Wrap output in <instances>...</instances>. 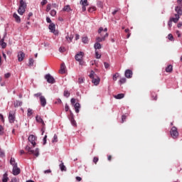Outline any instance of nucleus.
<instances>
[{"mask_svg":"<svg viewBox=\"0 0 182 182\" xmlns=\"http://www.w3.org/2000/svg\"><path fill=\"white\" fill-rule=\"evenodd\" d=\"M84 56H85V53L82 51L77 53L75 56V60H77V62H79V65H80L81 66H83V65H85V61L83 60Z\"/></svg>","mask_w":182,"mask_h":182,"instance_id":"f257e3e1","label":"nucleus"},{"mask_svg":"<svg viewBox=\"0 0 182 182\" xmlns=\"http://www.w3.org/2000/svg\"><path fill=\"white\" fill-rule=\"evenodd\" d=\"M25 9H26V3H25L23 0H21L19 8L18 9L19 15H23V14H25Z\"/></svg>","mask_w":182,"mask_h":182,"instance_id":"f03ea898","label":"nucleus"},{"mask_svg":"<svg viewBox=\"0 0 182 182\" xmlns=\"http://www.w3.org/2000/svg\"><path fill=\"white\" fill-rule=\"evenodd\" d=\"M26 150L28 151V154H33L36 157L39 156V149L38 148L34 151L31 149V146L27 145L26 146Z\"/></svg>","mask_w":182,"mask_h":182,"instance_id":"7ed1b4c3","label":"nucleus"},{"mask_svg":"<svg viewBox=\"0 0 182 182\" xmlns=\"http://www.w3.org/2000/svg\"><path fill=\"white\" fill-rule=\"evenodd\" d=\"M170 135L172 139H178V131L177 130V127H173L171 129Z\"/></svg>","mask_w":182,"mask_h":182,"instance_id":"20e7f679","label":"nucleus"},{"mask_svg":"<svg viewBox=\"0 0 182 182\" xmlns=\"http://www.w3.org/2000/svg\"><path fill=\"white\" fill-rule=\"evenodd\" d=\"M15 111H10L9 113V123H15L16 119Z\"/></svg>","mask_w":182,"mask_h":182,"instance_id":"39448f33","label":"nucleus"},{"mask_svg":"<svg viewBox=\"0 0 182 182\" xmlns=\"http://www.w3.org/2000/svg\"><path fill=\"white\" fill-rule=\"evenodd\" d=\"M28 141L31 143L33 147H35L36 146V136L31 134L28 136Z\"/></svg>","mask_w":182,"mask_h":182,"instance_id":"423d86ee","label":"nucleus"},{"mask_svg":"<svg viewBox=\"0 0 182 182\" xmlns=\"http://www.w3.org/2000/svg\"><path fill=\"white\" fill-rule=\"evenodd\" d=\"M45 79L47 80L48 83H51L53 85L55 83V78L50 75V74H47L45 76Z\"/></svg>","mask_w":182,"mask_h":182,"instance_id":"0eeeda50","label":"nucleus"},{"mask_svg":"<svg viewBox=\"0 0 182 182\" xmlns=\"http://www.w3.org/2000/svg\"><path fill=\"white\" fill-rule=\"evenodd\" d=\"M13 174L14 176H18L21 174V168H18V165L13 166Z\"/></svg>","mask_w":182,"mask_h":182,"instance_id":"6e6552de","label":"nucleus"},{"mask_svg":"<svg viewBox=\"0 0 182 182\" xmlns=\"http://www.w3.org/2000/svg\"><path fill=\"white\" fill-rule=\"evenodd\" d=\"M18 62H22L25 59V53L19 51L17 55Z\"/></svg>","mask_w":182,"mask_h":182,"instance_id":"1a4fd4ad","label":"nucleus"},{"mask_svg":"<svg viewBox=\"0 0 182 182\" xmlns=\"http://www.w3.org/2000/svg\"><path fill=\"white\" fill-rule=\"evenodd\" d=\"M125 77H127L128 79H131V77H133V71L131 70H127L125 71Z\"/></svg>","mask_w":182,"mask_h":182,"instance_id":"9d476101","label":"nucleus"},{"mask_svg":"<svg viewBox=\"0 0 182 182\" xmlns=\"http://www.w3.org/2000/svg\"><path fill=\"white\" fill-rule=\"evenodd\" d=\"M48 29H50L52 33H55V32H56V26H55V23H50L48 26Z\"/></svg>","mask_w":182,"mask_h":182,"instance_id":"9b49d317","label":"nucleus"},{"mask_svg":"<svg viewBox=\"0 0 182 182\" xmlns=\"http://www.w3.org/2000/svg\"><path fill=\"white\" fill-rule=\"evenodd\" d=\"M92 82L94 83L95 86H97L99 83H100V78L99 77L96 76L94 78H92Z\"/></svg>","mask_w":182,"mask_h":182,"instance_id":"f8f14e48","label":"nucleus"},{"mask_svg":"<svg viewBox=\"0 0 182 182\" xmlns=\"http://www.w3.org/2000/svg\"><path fill=\"white\" fill-rule=\"evenodd\" d=\"M40 102L42 107H45L46 106V98L44 96L40 97Z\"/></svg>","mask_w":182,"mask_h":182,"instance_id":"ddd939ff","label":"nucleus"},{"mask_svg":"<svg viewBox=\"0 0 182 182\" xmlns=\"http://www.w3.org/2000/svg\"><path fill=\"white\" fill-rule=\"evenodd\" d=\"M181 6H178L176 7L175 11L177 13L176 15H178V16H181L182 15V10H181Z\"/></svg>","mask_w":182,"mask_h":182,"instance_id":"4468645a","label":"nucleus"},{"mask_svg":"<svg viewBox=\"0 0 182 182\" xmlns=\"http://www.w3.org/2000/svg\"><path fill=\"white\" fill-rule=\"evenodd\" d=\"M74 109L75 110V113H79L80 109V104L79 102H76L74 105Z\"/></svg>","mask_w":182,"mask_h":182,"instance_id":"2eb2a0df","label":"nucleus"},{"mask_svg":"<svg viewBox=\"0 0 182 182\" xmlns=\"http://www.w3.org/2000/svg\"><path fill=\"white\" fill-rule=\"evenodd\" d=\"M36 122H38V123H41V124H43V126H45V122H43V119H42V117L37 115L36 117Z\"/></svg>","mask_w":182,"mask_h":182,"instance_id":"dca6fc26","label":"nucleus"},{"mask_svg":"<svg viewBox=\"0 0 182 182\" xmlns=\"http://www.w3.org/2000/svg\"><path fill=\"white\" fill-rule=\"evenodd\" d=\"M178 19H180V16L175 14V18H171L170 20L172 22H174V23H177L178 22Z\"/></svg>","mask_w":182,"mask_h":182,"instance_id":"f3484780","label":"nucleus"},{"mask_svg":"<svg viewBox=\"0 0 182 182\" xmlns=\"http://www.w3.org/2000/svg\"><path fill=\"white\" fill-rule=\"evenodd\" d=\"M13 17L14 18L16 22H17V23H21V17H19V16H18V14H16V13H14L13 14Z\"/></svg>","mask_w":182,"mask_h":182,"instance_id":"a211bd4d","label":"nucleus"},{"mask_svg":"<svg viewBox=\"0 0 182 182\" xmlns=\"http://www.w3.org/2000/svg\"><path fill=\"white\" fill-rule=\"evenodd\" d=\"M65 69H66V65H65V63H62L61 65H60V73L63 75V73H65Z\"/></svg>","mask_w":182,"mask_h":182,"instance_id":"6ab92c4d","label":"nucleus"},{"mask_svg":"<svg viewBox=\"0 0 182 182\" xmlns=\"http://www.w3.org/2000/svg\"><path fill=\"white\" fill-rule=\"evenodd\" d=\"M165 70L167 73H171L173 72V66L171 65H168Z\"/></svg>","mask_w":182,"mask_h":182,"instance_id":"aec40b11","label":"nucleus"},{"mask_svg":"<svg viewBox=\"0 0 182 182\" xmlns=\"http://www.w3.org/2000/svg\"><path fill=\"white\" fill-rule=\"evenodd\" d=\"M8 180H9V178L8 177V173H5L2 177V182H8Z\"/></svg>","mask_w":182,"mask_h":182,"instance_id":"412c9836","label":"nucleus"},{"mask_svg":"<svg viewBox=\"0 0 182 182\" xmlns=\"http://www.w3.org/2000/svg\"><path fill=\"white\" fill-rule=\"evenodd\" d=\"M59 167L61 171H66V166L63 164V161H61V164L59 165Z\"/></svg>","mask_w":182,"mask_h":182,"instance_id":"4be33fe9","label":"nucleus"},{"mask_svg":"<svg viewBox=\"0 0 182 182\" xmlns=\"http://www.w3.org/2000/svg\"><path fill=\"white\" fill-rule=\"evenodd\" d=\"M114 99H117V100L123 99V97H124V94H123V93L118 94L117 95H114Z\"/></svg>","mask_w":182,"mask_h":182,"instance_id":"5701e85b","label":"nucleus"},{"mask_svg":"<svg viewBox=\"0 0 182 182\" xmlns=\"http://www.w3.org/2000/svg\"><path fill=\"white\" fill-rule=\"evenodd\" d=\"M98 33L100 34V36L103 38V36H105V32H103V28L100 27L98 30Z\"/></svg>","mask_w":182,"mask_h":182,"instance_id":"b1692460","label":"nucleus"},{"mask_svg":"<svg viewBox=\"0 0 182 182\" xmlns=\"http://www.w3.org/2000/svg\"><path fill=\"white\" fill-rule=\"evenodd\" d=\"M10 164L13 167H15V166H18V164L15 161V158H11L10 160Z\"/></svg>","mask_w":182,"mask_h":182,"instance_id":"393cba45","label":"nucleus"},{"mask_svg":"<svg viewBox=\"0 0 182 182\" xmlns=\"http://www.w3.org/2000/svg\"><path fill=\"white\" fill-rule=\"evenodd\" d=\"M14 107H19V106H22V102L21 101H16L14 103Z\"/></svg>","mask_w":182,"mask_h":182,"instance_id":"a878e982","label":"nucleus"},{"mask_svg":"<svg viewBox=\"0 0 182 182\" xmlns=\"http://www.w3.org/2000/svg\"><path fill=\"white\" fill-rule=\"evenodd\" d=\"M106 37H105V36L103 37L100 36V37H97L96 38L97 42L99 43V42H103V41H105Z\"/></svg>","mask_w":182,"mask_h":182,"instance_id":"bb28decb","label":"nucleus"},{"mask_svg":"<svg viewBox=\"0 0 182 182\" xmlns=\"http://www.w3.org/2000/svg\"><path fill=\"white\" fill-rule=\"evenodd\" d=\"M63 11L65 12H70V11H72V9H70V6L67 5L63 7Z\"/></svg>","mask_w":182,"mask_h":182,"instance_id":"cd10ccee","label":"nucleus"},{"mask_svg":"<svg viewBox=\"0 0 182 182\" xmlns=\"http://www.w3.org/2000/svg\"><path fill=\"white\" fill-rule=\"evenodd\" d=\"M95 49H102V45L100 43H95L94 45Z\"/></svg>","mask_w":182,"mask_h":182,"instance_id":"c85d7f7f","label":"nucleus"},{"mask_svg":"<svg viewBox=\"0 0 182 182\" xmlns=\"http://www.w3.org/2000/svg\"><path fill=\"white\" fill-rule=\"evenodd\" d=\"M89 76H90V79H93V78L96 77V76H97V75L95 73V71L92 70L90 72V74Z\"/></svg>","mask_w":182,"mask_h":182,"instance_id":"c756f323","label":"nucleus"},{"mask_svg":"<svg viewBox=\"0 0 182 182\" xmlns=\"http://www.w3.org/2000/svg\"><path fill=\"white\" fill-rule=\"evenodd\" d=\"M80 3L82 6H87L89 5L87 0H81Z\"/></svg>","mask_w":182,"mask_h":182,"instance_id":"7c9ffc66","label":"nucleus"},{"mask_svg":"<svg viewBox=\"0 0 182 182\" xmlns=\"http://www.w3.org/2000/svg\"><path fill=\"white\" fill-rule=\"evenodd\" d=\"M1 46L2 49H5V48H6V43L4 42V38L1 39Z\"/></svg>","mask_w":182,"mask_h":182,"instance_id":"2f4dec72","label":"nucleus"},{"mask_svg":"<svg viewBox=\"0 0 182 182\" xmlns=\"http://www.w3.org/2000/svg\"><path fill=\"white\" fill-rule=\"evenodd\" d=\"M68 119H69V120L75 119L73 112H72V111H70V115L68 116Z\"/></svg>","mask_w":182,"mask_h":182,"instance_id":"473e14b6","label":"nucleus"},{"mask_svg":"<svg viewBox=\"0 0 182 182\" xmlns=\"http://www.w3.org/2000/svg\"><path fill=\"white\" fill-rule=\"evenodd\" d=\"M27 112H28L27 116L28 117H31V114H33V111L31 108H28Z\"/></svg>","mask_w":182,"mask_h":182,"instance_id":"72a5a7b5","label":"nucleus"},{"mask_svg":"<svg viewBox=\"0 0 182 182\" xmlns=\"http://www.w3.org/2000/svg\"><path fill=\"white\" fill-rule=\"evenodd\" d=\"M52 143H58V135L54 134Z\"/></svg>","mask_w":182,"mask_h":182,"instance_id":"f704fd0d","label":"nucleus"},{"mask_svg":"<svg viewBox=\"0 0 182 182\" xmlns=\"http://www.w3.org/2000/svg\"><path fill=\"white\" fill-rule=\"evenodd\" d=\"M97 6L99 7V8H103V2L102 1H97Z\"/></svg>","mask_w":182,"mask_h":182,"instance_id":"c9c22d12","label":"nucleus"},{"mask_svg":"<svg viewBox=\"0 0 182 182\" xmlns=\"http://www.w3.org/2000/svg\"><path fill=\"white\" fill-rule=\"evenodd\" d=\"M17 129H19V125L18 124H16L12 130V133L13 134H15V130H17Z\"/></svg>","mask_w":182,"mask_h":182,"instance_id":"e433bc0d","label":"nucleus"},{"mask_svg":"<svg viewBox=\"0 0 182 182\" xmlns=\"http://www.w3.org/2000/svg\"><path fill=\"white\" fill-rule=\"evenodd\" d=\"M64 96L65 97H69V96H70V92H69L68 90L64 91Z\"/></svg>","mask_w":182,"mask_h":182,"instance_id":"4c0bfd02","label":"nucleus"},{"mask_svg":"<svg viewBox=\"0 0 182 182\" xmlns=\"http://www.w3.org/2000/svg\"><path fill=\"white\" fill-rule=\"evenodd\" d=\"M95 56H96V58H97V59H100V58H102V55H100V53H99V51H95Z\"/></svg>","mask_w":182,"mask_h":182,"instance_id":"58836bf2","label":"nucleus"},{"mask_svg":"<svg viewBox=\"0 0 182 182\" xmlns=\"http://www.w3.org/2000/svg\"><path fill=\"white\" fill-rule=\"evenodd\" d=\"M0 157H5V152L2 151V149L0 147Z\"/></svg>","mask_w":182,"mask_h":182,"instance_id":"ea45409f","label":"nucleus"},{"mask_svg":"<svg viewBox=\"0 0 182 182\" xmlns=\"http://www.w3.org/2000/svg\"><path fill=\"white\" fill-rule=\"evenodd\" d=\"M105 33V38H107V36H109V34L107 33V28H105V29H103V31Z\"/></svg>","mask_w":182,"mask_h":182,"instance_id":"a19ab883","label":"nucleus"},{"mask_svg":"<svg viewBox=\"0 0 182 182\" xmlns=\"http://www.w3.org/2000/svg\"><path fill=\"white\" fill-rule=\"evenodd\" d=\"M33 58H30L28 60V66H32L33 65Z\"/></svg>","mask_w":182,"mask_h":182,"instance_id":"79ce46f5","label":"nucleus"},{"mask_svg":"<svg viewBox=\"0 0 182 182\" xmlns=\"http://www.w3.org/2000/svg\"><path fill=\"white\" fill-rule=\"evenodd\" d=\"M59 52H60L61 53H63L64 52H66V48H65V47H60L59 48Z\"/></svg>","mask_w":182,"mask_h":182,"instance_id":"37998d69","label":"nucleus"},{"mask_svg":"<svg viewBox=\"0 0 182 182\" xmlns=\"http://www.w3.org/2000/svg\"><path fill=\"white\" fill-rule=\"evenodd\" d=\"M125 82H126V78L125 77H122L119 80L120 85H123Z\"/></svg>","mask_w":182,"mask_h":182,"instance_id":"c03bdc74","label":"nucleus"},{"mask_svg":"<svg viewBox=\"0 0 182 182\" xmlns=\"http://www.w3.org/2000/svg\"><path fill=\"white\" fill-rule=\"evenodd\" d=\"M151 97H154V100H157V95H156V92H151Z\"/></svg>","mask_w":182,"mask_h":182,"instance_id":"a18cd8bd","label":"nucleus"},{"mask_svg":"<svg viewBox=\"0 0 182 182\" xmlns=\"http://www.w3.org/2000/svg\"><path fill=\"white\" fill-rule=\"evenodd\" d=\"M70 102H71V105H73V106H75V105H76V99L72 98L70 100Z\"/></svg>","mask_w":182,"mask_h":182,"instance_id":"49530a36","label":"nucleus"},{"mask_svg":"<svg viewBox=\"0 0 182 182\" xmlns=\"http://www.w3.org/2000/svg\"><path fill=\"white\" fill-rule=\"evenodd\" d=\"M97 161H99V158L97 156H95L93 159V163H95V164H97Z\"/></svg>","mask_w":182,"mask_h":182,"instance_id":"de8ad7c7","label":"nucleus"},{"mask_svg":"<svg viewBox=\"0 0 182 182\" xmlns=\"http://www.w3.org/2000/svg\"><path fill=\"white\" fill-rule=\"evenodd\" d=\"M88 11H89V12H95V11H96V7H95V6L90 7L88 9Z\"/></svg>","mask_w":182,"mask_h":182,"instance_id":"09e8293b","label":"nucleus"},{"mask_svg":"<svg viewBox=\"0 0 182 182\" xmlns=\"http://www.w3.org/2000/svg\"><path fill=\"white\" fill-rule=\"evenodd\" d=\"M50 14L51 16H56V11L55 10H51Z\"/></svg>","mask_w":182,"mask_h":182,"instance_id":"8fccbe9b","label":"nucleus"},{"mask_svg":"<svg viewBox=\"0 0 182 182\" xmlns=\"http://www.w3.org/2000/svg\"><path fill=\"white\" fill-rule=\"evenodd\" d=\"M5 79H9V77H11V73H7L4 75Z\"/></svg>","mask_w":182,"mask_h":182,"instance_id":"3c124183","label":"nucleus"},{"mask_svg":"<svg viewBox=\"0 0 182 182\" xmlns=\"http://www.w3.org/2000/svg\"><path fill=\"white\" fill-rule=\"evenodd\" d=\"M82 40L83 43H87V41H88L87 37H83Z\"/></svg>","mask_w":182,"mask_h":182,"instance_id":"603ef678","label":"nucleus"},{"mask_svg":"<svg viewBox=\"0 0 182 182\" xmlns=\"http://www.w3.org/2000/svg\"><path fill=\"white\" fill-rule=\"evenodd\" d=\"M168 39H169V41H173L174 37H173L172 34H168Z\"/></svg>","mask_w":182,"mask_h":182,"instance_id":"864d4df0","label":"nucleus"},{"mask_svg":"<svg viewBox=\"0 0 182 182\" xmlns=\"http://www.w3.org/2000/svg\"><path fill=\"white\" fill-rule=\"evenodd\" d=\"M83 82H85V79H83L82 77L78 78V83L82 84L83 83Z\"/></svg>","mask_w":182,"mask_h":182,"instance_id":"5fc2aeb1","label":"nucleus"},{"mask_svg":"<svg viewBox=\"0 0 182 182\" xmlns=\"http://www.w3.org/2000/svg\"><path fill=\"white\" fill-rule=\"evenodd\" d=\"M117 77H119V73H117L113 75V80H117Z\"/></svg>","mask_w":182,"mask_h":182,"instance_id":"6e6d98bb","label":"nucleus"},{"mask_svg":"<svg viewBox=\"0 0 182 182\" xmlns=\"http://www.w3.org/2000/svg\"><path fill=\"white\" fill-rule=\"evenodd\" d=\"M45 130H46V128L45 127V125H43V127L41 128L42 136H43V133H45Z\"/></svg>","mask_w":182,"mask_h":182,"instance_id":"4d7b16f0","label":"nucleus"},{"mask_svg":"<svg viewBox=\"0 0 182 182\" xmlns=\"http://www.w3.org/2000/svg\"><path fill=\"white\" fill-rule=\"evenodd\" d=\"M0 134H4V127H2L1 125H0Z\"/></svg>","mask_w":182,"mask_h":182,"instance_id":"13d9d810","label":"nucleus"},{"mask_svg":"<svg viewBox=\"0 0 182 182\" xmlns=\"http://www.w3.org/2000/svg\"><path fill=\"white\" fill-rule=\"evenodd\" d=\"M41 5L43 6V5H46L48 4V0H42Z\"/></svg>","mask_w":182,"mask_h":182,"instance_id":"bf43d9fd","label":"nucleus"},{"mask_svg":"<svg viewBox=\"0 0 182 182\" xmlns=\"http://www.w3.org/2000/svg\"><path fill=\"white\" fill-rule=\"evenodd\" d=\"M48 139V135H45L43 141V145L46 144V139Z\"/></svg>","mask_w":182,"mask_h":182,"instance_id":"052dcab7","label":"nucleus"},{"mask_svg":"<svg viewBox=\"0 0 182 182\" xmlns=\"http://www.w3.org/2000/svg\"><path fill=\"white\" fill-rule=\"evenodd\" d=\"M51 5L50 4H48L47 7H46V11L47 12H49L50 11V8H51Z\"/></svg>","mask_w":182,"mask_h":182,"instance_id":"680f3d73","label":"nucleus"},{"mask_svg":"<svg viewBox=\"0 0 182 182\" xmlns=\"http://www.w3.org/2000/svg\"><path fill=\"white\" fill-rule=\"evenodd\" d=\"M65 38L68 42H72V39H73V37L66 36Z\"/></svg>","mask_w":182,"mask_h":182,"instance_id":"e2e57ef3","label":"nucleus"},{"mask_svg":"<svg viewBox=\"0 0 182 182\" xmlns=\"http://www.w3.org/2000/svg\"><path fill=\"white\" fill-rule=\"evenodd\" d=\"M127 117L126 115H122V123H124V121L126 120Z\"/></svg>","mask_w":182,"mask_h":182,"instance_id":"0e129e2a","label":"nucleus"},{"mask_svg":"<svg viewBox=\"0 0 182 182\" xmlns=\"http://www.w3.org/2000/svg\"><path fill=\"white\" fill-rule=\"evenodd\" d=\"M168 26H169V28H171V26H173V21H171V20H169L168 22Z\"/></svg>","mask_w":182,"mask_h":182,"instance_id":"69168bd1","label":"nucleus"},{"mask_svg":"<svg viewBox=\"0 0 182 182\" xmlns=\"http://www.w3.org/2000/svg\"><path fill=\"white\" fill-rule=\"evenodd\" d=\"M70 122L73 126H76V121H75V119H71Z\"/></svg>","mask_w":182,"mask_h":182,"instance_id":"338daca9","label":"nucleus"},{"mask_svg":"<svg viewBox=\"0 0 182 182\" xmlns=\"http://www.w3.org/2000/svg\"><path fill=\"white\" fill-rule=\"evenodd\" d=\"M177 2L179 6L182 7V0H178Z\"/></svg>","mask_w":182,"mask_h":182,"instance_id":"774afa93","label":"nucleus"}]
</instances>
